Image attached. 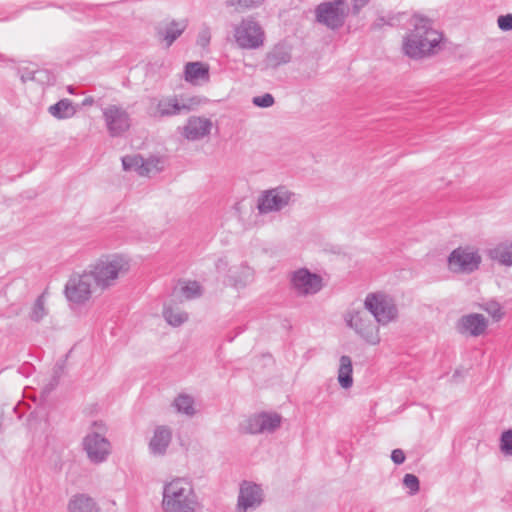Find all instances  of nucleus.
Listing matches in <instances>:
<instances>
[{"mask_svg":"<svg viewBox=\"0 0 512 512\" xmlns=\"http://www.w3.org/2000/svg\"><path fill=\"white\" fill-rule=\"evenodd\" d=\"M412 29L403 42L404 53L413 59H421L435 53L442 35L432 27V22L423 16H414Z\"/></svg>","mask_w":512,"mask_h":512,"instance_id":"f257e3e1","label":"nucleus"},{"mask_svg":"<svg viewBox=\"0 0 512 512\" xmlns=\"http://www.w3.org/2000/svg\"><path fill=\"white\" fill-rule=\"evenodd\" d=\"M197 497L192 483L186 478H175L163 487L164 512H194Z\"/></svg>","mask_w":512,"mask_h":512,"instance_id":"f03ea898","label":"nucleus"},{"mask_svg":"<svg viewBox=\"0 0 512 512\" xmlns=\"http://www.w3.org/2000/svg\"><path fill=\"white\" fill-rule=\"evenodd\" d=\"M92 428L93 430L83 437L82 448L87 459L98 465L107 461L112 452V445L106 437L107 427L102 421H94Z\"/></svg>","mask_w":512,"mask_h":512,"instance_id":"7ed1b4c3","label":"nucleus"},{"mask_svg":"<svg viewBox=\"0 0 512 512\" xmlns=\"http://www.w3.org/2000/svg\"><path fill=\"white\" fill-rule=\"evenodd\" d=\"M314 14L317 23L336 31L343 27L350 15V10L346 0H332L318 4Z\"/></svg>","mask_w":512,"mask_h":512,"instance_id":"20e7f679","label":"nucleus"},{"mask_svg":"<svg viewBox=\"0 0 512 512\" xmlns=\"http://www.w3.org/2000/svg\"><path fill=\"white\" fill-rule=\"evenodd\" d=\"M345 323L355 333L370 345L380 342L379 327L364 309H350L344 316Z\"/></svg>","mask_w":512,"mask_h":512,"instance_id":"39448f33","label":"nucleus"},{"mask_svg":"<svg viewBox=\"0 0 512 512\" xmlns=\"http://www.w3.org/2000/svg\"><path fill=\"white\" fill-rule=\"evenodd\" d=\"M127 269V261L123 257L115 255L111 258L100 259L87 273L91 275L97 286L107 288L114 283L120 273Z\"/></svg>","mask_w":512,"mask_h":512,"instance_id":"423d86ee","label":"nucleus"},{"mask_svg":"<svg viewBox=\"0 0 512 512\" xmlns=\"http://www.w3.org/2000/svg\"><path fill=\"white\" fill-rule=\"evenodd\" d=\"M365 310L378 325H386L397 317L398 310L391 297L383 293H369L364 301Z\"/></svg>","mask_w":512,"mask_h":512,"instance_id":"0eeeda50","label":"nucleus"},{"mask_svg":"<svg viewBox=\"0 0 512 512\" xmlns=\"http://www.w3.org/2000/svg\"><path fill=\"white\" fill-rule=\"evenodd\" d=\"M200 101L196 97L171 95L157 100L154 117L165 118L187 114L197 108Z\"/></svg>","mask_w":512,"mask_h":512,"instance_id":"6e6552de","label":"nucleus"},{"mask_svg":"<svg viewBox=\"0 0 512 512\" xmlns=\"http://www.w3.org/2000/svg\"><path fill=\"white\" fill-rule=\"evenodd\" d=\"M234 39L241 49H258L263 45L264 32L255 20L246 18L234 27Z\"/></svg>","mask_w":512,"mask_h":512,"instance_id":"1a4fd4ad","label":"nucleus"},{"mask_svg":"<svg viewBox=\"0 0 512 512\" xmlns=\"http://www.w3.org/2000/svg\"><path fill=\"white\" fill-rule=\"evenodd\" d=\"M481 260L480 254L474 248L458 247L448 256V266L454 273L470 274L479 268Z\"/></svg>","mask_w":512,"mask_h":512,"instance_id":"9d476101","label":"nucleus"},{"mask_svg":"<svg viewBox=\"0 0 512 512\" xmlns=\"http://www.w3.org/2000/svg\"><path fill=\"white\" fill-rule=\"evenodd\" d=\"M295 201V194L284 186L264 191L258 199L257 208L261 214L278 212Z\"/></svg>","mask_w":512,"mask_h":512,"instance_id":"9b49d317","label":"nucleus"},{"mask_svg":"<svg viewBox=\"0 0 512 512\" xmlns=\"http://www.w3.org/2000/svg\"><path fill=\"white\" fill-rule=\"evenodd\" d=\"M290 286L297 296L314 295L322 289V277L307 268H299L291 273Z\"/></svg>","mask_w":512,"mask_h":512,"instance_id":"f8f14e48","label":"nucleus"},{"mask_svg":"<svg viewBox=\"0 0 512 512\" xmlns=\"http://www.w3.org/2000/svg\"><path fill=\"white\" fill-rule=\"evenodd\" d=\"M102 114L111 137H119L129 130L131 118L123 107L109 105L102 110Z\"/></svg>","mask_w":512,"mask_h":512,"instance_id":"ddd939ff","label":"nucleus"},{"mask_svg":"<svg viewBox=\"0 0 512 512\" xmlns=\"http://www.w3.org/2000/svg\"><path fill=\"white\" fill-rule=\"evenodd\" d=\"M91 275L84 272L70 277L65 285V296L73 303L82 304L91 297Z\"/></svg>","mask_w":512,"mask_h":512,"instance_id":"4468645a","label":"nucleus"},{"mask_svg":"<svg viewBox=\"0 0 512 512\" xmlns=\"http://www.w3.org/2000/svg\"><path fill=\"white\" fill-rule=\"evenodd\" d=\"M264 501L263 490L260 485L243 481L240 485L237 510L247 512L249 509H256Z\"/></svg>","mask_w":512,"mask_h":512,"instance_id":"2eb2a0df","label":"nucleus"},{"mask_svg":"<svg viewBox=\"0 0 512 512\" xmlns=\"http://www.w3.org/2000/svg\"><path fill=\"white\" fill-rule=\"evenodd\" d=\"M213 123L210 119L201 116H191L182 128L181 135L189 141H198L211 133Z\"/></svg>","mask_w":512,"mask_h":512,"instance_id":"dca6fc26","label":"nucleus"},{"mask_svg":"<svg viewBox=\"0 0 512 512\" xmlns=\"http://www.w3.org/2000/svg\"><path fill=\"white\" fill-rule=\"evenodd\" d=\"M18 74L23 83L35 81L41 85H50L54 81V77L49 71L38 69L34 64L20 66L18 68Z\"/></svg>","mask_w":512,"mask_h":512,"instance_id":"f3484780","label":"nucleus"},{"mask_svg":"<svg viewBox=\"0 0 512 512\" xmlns=\"http://www.w3.org/2000/svg\"><path fill=\"white\" fill-rule=\"evenodd\" d=\"M487 328V321L482 314H469L459 321L458 329L461 333H469L472 336L481 335Z\"/></svg>","mask_w":512,"mask_h":512,"instance_id":"a211bd4d","label":"nucleus"},{"mask_svg":"<svg viewBox=\"0 0 512 512\" xmlns=\"http://www.w3.org/2000/svg\"><path fill=\"white\" fill-rule=\"evenodd\" d=\"M172 432L166 426H159L155 429L154 435L149 443L151 453L154 455H164L171 442Z\"/></svg>","mask_w":512,"mask_h":512,"instance_id":"6ab92c4d","label":"nucleus"},{"mask_svg":"<svg viewBox=\"0 0 512 512\" xmlns=\"http://www.w3.org/2000/svg\"><path fill=\"white\" fill-rule=\"evenodd\" d=\"M69 512H100L97 502L85 493L73 495L67 505Z\"/></svg>","mask_w":512,"mask_h":512,"instance_id":"aec40b11","label":"nucleus"},{"mask_svg":"<svg viewBox=\"0 0 512 512\" xmlns=\"http://www.w3.org/2000/svg\"><path fill=\"white\" fill-rule=\"evenodd\" d=\"M252 280L253 270L245 264L229 270L228 281L237 289L245 287Z\"/></svg>","mask_w":512,"mask_h":512,"instance_id":"412c9836","label":"nucleus"},{"mask_svg":"<svg viewBox=\"0 0 512 512\" xmlns=\"http://www.w3.org/2000/svg\"><path fill=\"white\" fill-rule=\"evenodd\" d=\"M186 29L184 22L171 21L165 28L157 30L159 39L165 41L166 47H170Z\"/></svg>","mask_w":512,"mask_h":512,"instance_id":"4be33fe9","label":"nucleus"},{"mask_svg":"<svg viewBox=\"0 0 512 512\" xmlns=\"http://www.w3.org/2000/svg\"><path fill=\"white\" fill-rule=\"evenodd\" d=\"M185 80L195 84L199 80L209 79V67L201 62H189L185 65Z\"/></svg>","mask_w":512,"mask_h":512,"instance_id":"5701e85b","label":"nucleus"},{"mask_svg":"<svg viewBox=\"0 0 512 512\" xmlns=\"http://www.w3.org/2000/svg\"><path fill=\"white\" fill-rule=\"evenodd\" d=\"M353 366L352 360L347 355H342L339 359L338 382L344 389H349L353 385Z\"/></svg>","mask_w":512,"mask_h":512,"instance_id":"b1692460","label":"nucleus"},{"mask_svg":"<svg viewBox=\"0 0 512 512\" xmlns=\"http://www.w3.org/2000/svg\"><path fill=\"white\" fill-rule=\"evenodd\" d=\"M488 256L494 261L512 266V243H500L494 248L488 250Z\"/></svg>","mask_w":512,"mask_h":512,"instance_id":"393cba45","label":"nucleus"},{"mask_svg":"<svg viewBox=\"0 0 512 512\" xmlns=\"http://www.w3.org/2000/svg\"><path fill=\"white\" fill-rule=\"evenodd\" d=\"M49 113L57 119H69L76 113L72 101L64 98L49 107Z\"/></svg>","mask_w":512,"mask_h":512,"instance_id":"a878e982","label":"nucleus"},{"mask_svg":"<svg viewBox=\"0 0 512 512\" xmlns=\"http://www.w3.org/2000/svg\"><path fill=\"white\" fill-rule=\"evenodd\" d=\"M122 166L125 171H136L140 176H147L148 169L145 168L144 157L139 154L122 157Z\"/></svg>","mask_w":512,"mask_h":512,"instance_id":"bb28decb","label":"nucleus"},{"mask_svg":"<svg viewBox=\"0 0 512 512\" xmlns=\"http://www.w3.org/2000/svg\"><path fill=\"white\" fill-rule=\"evenodd\" d=\"M47 314L48 310L46 308V292H43L36 298L29 313V318L31 321L39 323L44 319L45 316H47Z\"/></svg>","mask_w":512,"mask_h":512,"instance_id":"cd10ccee","label":"nucleus"},{"mask_svg":"<svg viewBox=\"0 0 512 512\" xmlns=\"http://www.w3.org/2000/svg\"><path fill=\"white\" fill-rule=\"evenodd\" d=\"M281 416L277 413H260L261 433H272L281 425Z\"/></svg>","mask_w":512,"mask_h":512,"instance_id":"c85d7f7f","label":"nucleus"},{"mask_svg":"<svg viewBox=\"0 0 512 512\" xmlns=\"http://www.w3.org/2000/svg\"><path fill=\"white\" fill-rule=\"evenodd\" d=\"M271 66L277 67L291 60L290 52L283 46H276L267 56Z\"/></svg>","mask_w":512,"mask_h":512,"instance_id":"c756f323","label":"nucleus"},{"mask_svg":"<svg viewBox=\"0 0 512 512\" xmlns=\"http://www.w3.org/2000/svg\"><path fill=\"white\" fill-rule=\"evenodd\" d=\"M174 406L179 413H183L187 416H193L195 414L194 399L189 395H179L174 400Z\"/></svg>","mask_w":512,"mask_h":512,"instance_id":"7c9ffc66","label":"nucleus"},{"mask_svg":"<svg viewBox=\"0 0 512 512\" xmlns=\"http://www.w3.org/2000/svg\"><path fill=\"white\" fill-rule=\"evenodd\" d=\"M163 317L172 326L177 327L188 320V314L171 307H164Z\"/></svg>","mask_w":512,"mask_h":512,"instance_id":"2f4dec72","label":"nucleus"},{"mask_svg":"<svg viewBox=\"0 0 512 512\" xmlns=\"http://www.w3.org/2000/svg\"><path fill=\"white\" fill-rule=\"evenodd\" d=\"M241 429L243 432L248 434H262L261 433V421L260 413L255 414L247 418L242 424Z\"/></svg>","mask_w":512,"mask_h":512,"instance_id":"473e14b6","label":"nucleus"},{"mask_svg":"<svg viewBox=\"0 0 512 512\" xmlns=\"http://www.w3.org/2000/svg\"><path fill=\"white\" fill-rule=\"evenodd\" d=\"M263 2L264 0H225L226 6L235 9H253L259 7Z\"/></svg>","mask_w":512,"mask_h":512,"instance_id":"72a5a7b5","label":"nucleus"},{"mask_svg":"<svg viewBox=\"0 0 512 512\" xmlns=\"http://www.w3.org/2000/svg\"><path fill=\"white\" fill-rule=\"evenodd\" d=\"M186 299H194L202 294L201 285L197 281H190L181 288Z\"/></svg>","mask_w":512,"mask_h":512,"instance_id":"f704fd0d","label":"nucleus"},{"mask_svg":"<svg viewBox=\"0 0 512 512\" xmlns=\"http://www.w3.org/2000/svg\"><path fill=\"white\" fill-rule=\"evenodd\" d=\"M403 484L409 490L410 495H415L420 489L419 479L414 474H405Z\"/></svg>","mask_w":512,"mask_h":512,"instance_id":"c9c22d12","label":"nucleus"},{"mask_svg":"<svg viewBox=\"0 0 512 512\" xmlns=\"http://www.w3.org/2000/svg\"><path fill=\"white\" fill-rule=\"evenodd\" d=\"M501 451L505 455H512V430H507L501 435Z\"/></svg>","mask_w":512,"mask_h":512,"instance_id":"e433bc0d","label":"nucleus"},{"mask_svg":"<svg viewBox=\"0 0 512 512\" xmlns=\"http://www.w3.org/2000/svg\"><path fill=\"white\" fill-rule=\"evenodd\" d=\"M484 309L496 321L500 320L503 316L502 307L496 301L487 302Z\"/></svg>","mask_w":512,"mask_h":512,"instance_id":"4c0bfd02","label":"nucleus"},{"mask_svg":"<svg viewBox=\"0 0 512 512\" xmlns=\"http://www.w3.org/2000/svg\"><path fill=\"white\" fill-rule=\"evenodd\" d=\"M252 103L257 107L268 108L274 104V97L270 93H265L263 95L253 97Z\"/></svg>","mask_w":512,"mask_h":512,"instance_id":"58836bf2","label":"nucleus"},{"mask_svg":"<svg viewBox=\"0 0 512 512\" xmlns=\"http://www.w3.org/2000/svg\"><path fill=\"white\" fill-rule=\"evenodd\" d=\"M497 24L502 31L512 30V14L501 15L497 19Z\"/></svg>","mask_w":512,"mask_h":512,"instance_id":"ea45409f","label":"nucleus"},{"mask_svg":"<svg viewBox=\"0 0 512 512\" xmlns=\"http://www.w3.org/2000/svg\"><path fill=\"white\" fill-rule=\"evenodd\" d=\"M211 40V32L208 27H204L198 34L197 44L203 48L207 47Z\"/></svg>","mask_w":512,"mask_h":512,"instance_id":"a19ab883","label":"nucleus"},{"mask_svg":"<svg viewBox=\"0 0 512 512\" xmlns=\"http://www.w3.org/2000/svg\"><path fill=\"white\" fill-rule=\"evenodd\" d=\"M370 2V0H350L351 8L350 14L352 16H358L361 10Z\"/></svg>","mask_w":512,"mask_h":512,"instance_id":"79ce46f5","label":"nucleus"},{"mask_svg":"<svg viewBox=\"0 0 512 512\" xmlns=\"http://www.w3.org/2000/svg\"><path fill=\"white\" fill-rule=\"evenodd\" d=\"M160 163V160L158 158L151 157L149 159L144 158V164L145 168L148 169V175L153 171H159L160 168L158 167Z\"/></svg>","mask_w":512,"mask_h":512,"instance_id":"37998d69","label":"nucleus"},{"mask_svg":"<svg viewBox=\"0 0 512 512\" xmlns=\"http://www.w3.org/2000/svg\"><path fill=\"white\" fill-rule=\"evenodd\" d=\"M405 459V453L402 449L397 448L392 451L391 460L394 462V464L401 465L404 463Z\"/></svg>","mask_w":512,"mask_h":512,"instance_id":"c03bdc74","label":"nucleus"},{"mask_svg":"<svg viewBox=\"0 0 512 512\" xmlns=\"http://www.w3.org/2000/svg\"><path fill=\"white\" fill-rule=\"evenodd\" d=\"M386 24V21L383 17H379L377 18L373 24L371 25V29L372 30H378L380 29L382 26H384Z\"/></svg>","mask_w":512,"mask_h":512,"instance_id":"a18cd8bd","label":"nucleus"},{"mask_svg":"<svg viewBox=\"0 0 512 512\" xmlns=\"http://www.w3.org/2000/svg\"><path fill=\"white\" fill-rule=\"evenodd\" d=\"M94 103V98L89 96L82 101V106H91Z\"/></svg>","mask_w":512,"mask_h":512,"instance_id":"49530a36","label":"nucleus"},{"mask_svg":"<svg viewBox=\"0 0 512 512\" xmlns=\"http://www.w3.org/2000/svg\"><path fill=\"white\" fill-rule=\"evenodd\" d=\"M80 6H81L80 4H74L73 9H75V10H79V9H80Z\"/></svg>","mask_w":512,"mask_h":512,"instance_id":"de8ad7c7","label":"nucleus"},{"mask_svg":"<svg viewBox=\"0 0 512 512\" xmlns=\"http://www.w3.org/2000/svg\"><path fill=\"white\" fill-rule=\"evenodd\" d=\"M220 263H222V260H219V263L217 264L218 269H220Z\"/></svg>","mask_w":512,"mask_h":512,"instance_id":"09e8293b","label":"nucleus"},{"mask_svg":"<svg viewBox=\"0 0 512 512\" xmlns=\"http://www.w3.org/2000/svg\"><path fill=\"white\" fill-rule=\"evenodd\" d=\"M31 8H32V9H39L40 7H38V6H32Z\"/></svg>","mask_w":512,"mask_h":512,"instance_id":"8fccbe9b","label":"nucleus"}]
</instances>
